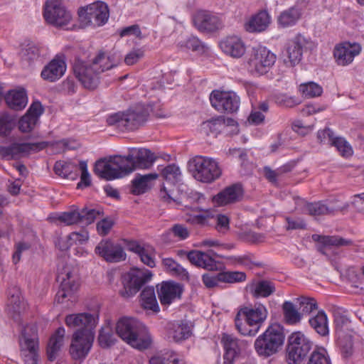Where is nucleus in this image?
<instances>
[{"label":"nucleus","mask_w":364,"mask_h":364,"mask_svg":"<svg viewBox=\"0 0 364 364\" xmlns=\"http://www.w3.org/2000/svg\"><path fill=\"white\" fill-rule=\"evenodd\" d=\"M97 318L88 313L70 314L66 316V325L73 328H77L74 333L70 353L73 359L84 358L89 353L95 338L94 328Z\"/></svg>","instance_id":"obj_1"},{"label":"nucleus","mask_w":364,"mask_h":364,"mask_svg":"<svg viewBox=\"0 0 364 364\" xmlns=\"http://www.w3.org/2000/svg\"><path fill=\"white\" fill-rule=\"evenodd\" d=\"M117 65L110 56L100 52L92 61L75 60L73 65V72L82 86L90 90L97 87L100 82L102 73Z\"/></svg>","instance_id":"obj_2"},{"label":"nucleus","mask_w":364,"mask_h":364,"mask_svg":"<svg viewBox=\"0 0 364 364\" xmlns=\"http://www.w3.org/2000/svg\"><path fill=\"white\" fill-rule=\"evenodd\" d=\"M116 332L123 341L136 349H146L151 345V339L146 328L136 318H120L116 325Z\"/></svg>","instance_id":"obj_3"},{"label":"nucleus","mask_w":364,"mask_h":364,"mask_svg":"<svg viewBox=\"0 0 364 364\" xmlns=\"http://www.w3.org/2000/svg\"><path fill=\"white\" fill-rule=\"evenodd\" d=\"M134 170V154H129L127 156H110L108 160L100 159L94 167V173L107 181L123 177Z\"/></svg>","instance_id":"obj_4"},{"label":"nucleus","mask_w":364,"mask_h":364,"mask_svg":"<svg viewBox=\"0 0 364 364\" xmlns=\"http://www.w3.org/2000/svg\"><path fill=\"white\" fill-rule=\"evenodd\" d=\"M267 317V310L261 304L244 306L239 309L235 316V327L243 336H255Z\"/></svg>","instance_id":"obj_5"},{"label":"nucleus","mask_w":364,"mask_h":364,"mask_svg":"<svg viewBox=\"0 0 364 364\" xmlns=\"http://www.w3.org/2000/svg\"><path fill=\"white\" fill-rule=\"evenodd\" d=\"M284 340L283 327L274 323L269 326L265 331L256 338L254 347L259 356L269 358L279 352Z\"/></svg>","instance_id":"obj_6"},{"label":"nucleus","mask_w":364,"mask_h":364,"mask_svg":"<svg viewBox=\"0 0 364 364\" xmlns=\"http://www.w3.org/2000/svg\"><path fill=\"white\" fill-rule=\"evenodd\" d=\"M188 169L193 178L202 183H212L222 174V170L216 160L203 156H196L190 160Z\"/></svg>","instance_id":"obj_7"},{"label":"nucleus","mask_w":364,"mask_h":364,"mask_svg":"<svg viewBox=\"0 0 364 364\" xmlns=\"http://www.w3.org/2000/svg\"><path fill=\"white\" fill-rule=\"evenodd\" d=\"M148 113L141 107L129 109L125 112H117L107 118L109 126L124 131H133L142 126L147 120Z\"/></svg>","instance_id":"obj_8"},{"label":"nucleus","mask_w":364,"mask_h":364,"mask_svg":"<svg viewBox=\"0 0 364 364\" xmlns=\"http://www.w3.org/2000/svg\"><path fill=\"white\" fill-rule=\"evenodd\" d=\"M312 342L301 331L292 333L288 338L286 360L288 364H300L312 348Z\"/></svg>","instance_id":"obj_9"},{"label":"nucleus","mask_w":364,"mask_h":364,"mask_svg":"<svg viewBox=\"0 0 364 364\" xmlns=\"http://www.w3.org/2000/svg\"><path fill=\"white\" fill-rule=\"evenodd\" d=\"M20 346L21 355L25 364H38V343L36 326L27 325L23 328Z\"/></svg>","instance_id":"obj_10"},{"label":"nucleus","mask_w":364,"mask_h":364,"mask_svg":"<svg viewBox=\"0 0 364 364\" xmlns=\"http://www.w3.org/2000/svg\"><path fill=\"white\" fill-rule=\"evenodd\" d=\"M277 56L263 46L252 48L247 63L251 73L264 75L274 65Z\"/></svg>","instance_id":"obj_11"},{"label":"nucleus","mask_w":364,"mask_h":364,"mask_svg":"<svg viewBox=\"0 0 364 364\" xmlns=\"http://www.w3.org/2000/svg\"><path fill=\"white\" fill-rule=\"evenodd\" d=\"M152 277L151 271L133 268L122 276L124 288L120 291L123 297H130L136 294L142 286Z\"/></svg>","instance_id":"obj_12"},{"label":"nucleus","mask_w":364,"mask_h":364,"mask_svg":"<svg viewBox=\"0 0 364 364\" xmlns=\"http://www.w3.org/2000/svg\"><path fill=\"white\" fill-rule=\"evenodd\" d=\"M46 21L55 27H63L72 21V14L58 0H47L44 5Z\"/></svg>","instance_id":"obj_13"},{"label":"nucleus","mask_w":364,"mask_h":364,"mask_svg":"<svg viewBox=\"0 0 364 364\" xmlns=\"http://www.w3.org/2000/svg\"><path fill=\"white\" fill-rule=\"evenodd\" d=\"M81 21L94 27L105 24L109 18L108 6L103 1H96L78 12Z\"/></svg>","instance_id":"obj_14"},{"label":"nucleus","mask_w":364,"mask_h":364,"mask_svg":"<svg viewBox=\"0 0 364 364\" xmlns=\"http://www.w3.org/2000/svg\"><path fill=\"white\" fill-rule=\"evenodd\" d=\"M102 214L98 209L91 208H83L80 210H73L62 213L58 215V219L67 225L81 224L88 225Z\"/></svg>","instance_id":"obj_15"},{"label":"nucleus","mask_w":364,"mask_h":364,"mask_svg":"<svg viewBox=\"0 0 364 364\" xmlns=\"http://www.w3.org/2000/svg\"><path fill=\"white\" fill-rule=\"evenodd\" d=\"M212 106L218 112L224 113L236 112L240 104V99L233 92L213 90L210 95Z\"/></svg>","instance_id":"obj_16"},{"label":"nucleus","mask_w":364,"mask_h":364,"mask_svg":"<svg viewBox=\"0 0 364 364\" xmlns=\"http://www.w3.org/2000/svg\"><path fill=\"white\" fill-rule=\"evenodd\" d=\"M48 142L36 143H13L9 146H0V156L6 159H18L28 155L31 151H39L44 149Z\"/></svg>","instance_id":"obj_17"},{"label":"nucleus","mask_w":364,"mask_h":364,"mask_svg":"<svg viewBox=\"0 0 364 364\" xmlns=\"http://www.w3.org/2000/svg\"><path fill=\"white\" fill-rule=\"evenodd\" d=\"M308 43V41L300 34L290 40L287 43L284 53V64L288 67H294L299 64Z\"/></svg>","instance_id":"obj_18"},{"label":"nucleus","mask_w":364,"mask_h":364,"mask_svg":"<svg viewBox=\"0 0 364 364\" xmlns=\"http://www.w3.org/2000/svg\"><path fill=\"white\" fill-rule=\"evenodd\" d=\"M195 26L200 31L213 32L223 26L220 18L207 11H200L193 18Z\"/></svg>","instance_id":"obj_19"},{"label":"nucleus","mask_w":364,"mask_h":364,"mask_svg":"<svg viewBox=\"0 0 364 364\" xmlns=\"http://www.w3.org/2000/svg\"><path fill=\"white\" fill-rule=\"evenodd\" d=\"M221 342L225 349L224 360L225 363H232L241 351L247 346L248 342L245 340H239L232 335L223 334Z\"/></svg>","instance_id":"obj_20"},{"label":"nucleus","mask_w":364,"mask_h":364,"mask_svg":"<svg viewBox=\"0 0 364 364\" xmlns=\"http://www.w3.org/2000/svg\"><path fill=\"white\" fill-rule=\"evenodd\" d=\"M360 51V44L344 42L336 46L333 55L337 63L344 66L351 63Z\"/></svg>","instance_id":"obj_21"},{"label":"nucleus","mask_w":364,"mask_h":364,"mask_svg":"<svg viewBox=\"0 0 364 364\" xmlns=\"http://www.w3.org/2000/svg\"><path fill=\"white\" fill-rule=\"evenodd\" d=\"M95 253L109 262L124 260L126 255L120 245L109 240H102L95 247Z\"/></svg>","instance_id":"obj_22"},{"label":"nucleus","mask_w":364,"mask_h":364,"mask_svg":"<svg viewBox=\"0 0 364 364\" xmlns=\"http://www.w3.org/2000/svg\"><path fill=\"white\" fill-rule=\"evenodd\" d=\"M182 292V286L172 281L163 282L157 285L158 296L163 306H168L176 299H180Z\"/></svg>","instance_id":"obj_23"},{"label":"nucleus","mask_w":364,"mask_h":364,"mask_svg":"<svg viewBox=\"0 0 364 364\" xmlns=\"http://www.w3.org/2000/svg\"><path fill=\"white\" fill-rule=\"evenodd\" d=\"M43 108L40 102H33L26 113L20 119L18 128L22 132H30L37 124Z\"/></svg>","instance_id":"obj_24"},{"label":"nucleus","mask_w":364,"mask_h":364,"mask_svg":"<svg viewBox=\"0 0 364 364\" xmlns=\"http://www.w3.org/2000/svg\"><path fill=\"white\" fill-rule=\"evenodd\" d=\"M312 239L318 243L317 250L321 254L327 255V250L333 247H347L353 244L351 240L346 239L338 235H313Z\"/></svg>","instance_id":"obj_25"},{"label":"nucleus","mask_w":364,"mask_h":364,"mask_svg":"<svg viewBox=\"0 0 364 364\" xmlns=\"http://www.w3.org/2000/svg\"><path fill=\"white\" fill-rule=\"evenodd\" d=\"M243 194L241 184L235 183L224 188L213 196V203L218 206H223L239 201Z\"/></svg>","instance_id":"obj_26"},{"label":"nucleus","mask_w":364,"mask_h":364,"mask_svg":"<svg viewBox=\"0 0 364 364\" xmlns=\"http://www.w3.org/2000/svg\"><path fill=\"white\" fill-rule=\"evenodd\" d=\"M58 280L61 281L60 289L56 294V299L58 302H63V299L66 297H70L71 295L77 289L78 284L72 279V272L66 268L64 272H58Z\"/></svg>","instance_id":"obj_27"},{"label":"nucleus","mask_w":364,"mask_h":364,"mask_svg":"<svg viewBox=\"0 0 364 364\" xmlns=\"http://www.w3.org/2000/svg\"><path fill=\"white\" fill-rule=\"evenodd\" d=\"M220 47L224 53L234 58L242 57L246 52L245 42L237 36L226 37L220 41Z\"/></svg>","instance_id":"obj_28"},{"label":"nucleus","mask_w":364,"mask_h":364,"mask_svg":"<svg viewBox=\"0 0 364 364\" xmlns=\"http://www.w3.org/2000/svg\"><path fill=\"white\" fill-rule=\"evenodd\" d=\"M44 49L42 46L34 43L26 44L21 50V58L23 66L32 68L41 63L44 55Z\"/></svg>","instance_id":"obj_29"},{"label":"nucleus","mask_w":364,"mask_h":364,"mask_svg":"<svg viewBox=\"0 0 364 364\" xmlns=\"http://www.w3.org/2000/svg\"><path fill=\"white\" fill-rule=\"evenodd\" d=\"M66 63L63 58L56 56L41 71V77L49 82L59 80L65 73Z\"/></svg>","instance_id":"obj_30"},{"label":"nucleus","mask_w":364,"mask_h":364,"mask_svg":"<svg viewBox=\"0 0 364 364\" xmlns=\"http://www.w3.org/2000/svg\"><path fill=\"white\" fill-rule=\"evenodd\" d=\"M8 314L16 322L21 320V314L24 309V304L21 299V292L18 287H14L9 289L8 303H7Z\"/></svg>","instance_id":"obj_31"},{"label":"nucleus","mask_w":364,"mask_h":364,"mask_svg":"<svg viewBox=\"0 0 364 364\" xmlns=\"http://www.w3.org/2000/svg\"><path fill=\"white\" fill-rule=\"evenodd\" d=\"M271 22V17L267 11L262 10L253 15L245 23V28L250 33H259L265 31Z\"/></svg>","instance_id":"obj_32"},{"label":"nucleus","mask_w":364,"mask_h":364,"mask_svg":"<svg viewBox=\"0 0 364 364\" xmlns=\"http://www.w3.org/2000/svg\"><path fill=\"white\" fill-rule=\"evenodd\" d=\"M186 256L190 262L197 267L209 271L217 269V264L215 259L205 252L191 250L186 253Z\"/></svg>","instance_id":"obj_33"},{"label":"nucleus","mask_w":364,"mask_h":364,"mask_svg":"<svg viewBox=\"0 0 364 364\" xmlns=\"http://www.w3.org/2000/svg\"><path fill=\"white\" fill-rule=\"evenodd\" d=\"M65 330L59 327L50 336L47 346V356L50 361H53L58 356L64 343Z\"/></svg>","instance_id":"obj_34"},{"label":"nucleus","mask_w":364,"mask_h":364,"mask_svg":"<svg viewBox=\"0 0 364 364\" xmlns=\"http://www.w3.org/2000/svg\"><path fill=\"white\" fill-rule=\"evenodd\" d=\"M4 99L8 107L16 111L22 110L28 103V97L23 88L9 91Z\"/></svg>","instance_id":"obj_35"},{"label":"nucleus","mask_w":364,"mask_h":364,"mask_svg":"<svg viewBox=\"0 0 364 364\" xmlns=\"http://www.w3.org/2000/svg\"><path fill=\"white\" fill-rule=\"evenodd\" d=\"M158 177L156 173L137 175L132 181L130 192L136 196L144 194L152 187V182Z\"/></svg>","instance_id":"obj_36"},{"label":"nucleus","mask_w":364,"mask_h":364,"mask_svg":"<svg viewBox=\"0 0 364 364\" xmlns=\"http://www.w3.org/2000/svg\"><path fill=\"white\" fill-rule=\"evenodd\" d=\"M191 333V326L186 322L172 323L168 328V338L176 343L186 340Z\"/></svg>","instance_id":"obj_37"},{"label":"nucleus","mask_w":364,"mask_h":364,"mask_svg":"<svg viewBox=\"0 0 364 364\" xmlns=\"http://www.w3.org/2000/svg\"><path fill=\"white\" fill-rule=\"evenodd\" d=\"M134 154V165L136 168H148L151 167L156 160L154 154L146 149H132Z\"/></svg>","instance_id":"obj_38"},{"label":"nucleus","mask_w":364,"mask_h":364,"mask_svg":"<svg viewBox=\"0 0 364 364\" xmlns=\"http://www.w3.org/2000/svg\"><path fill=\"white\" fill-rule=\"evenodd\" d=\"M249 288L251 294L255 298L268 297L276 290L274 284L269 280L252 282L250 284Z\"/></svg>","instance_id":"obj_39"},{"label":"nucleus","mask_w":364,"mask_h":364,"mask_svg":"<svg viewBox=\"0 0 364 364\" xmlns=\"http://www.w3.org/2000/svg\"><path fill=\"white\" fill-rule=\"evenodd\" d=\"M301 15V9L297 6H293L281 12L278 16L277 21L279 26L287 28L294 25L300 18Z\"/></svg>","instance_id":"obj_40"},{"label":"nucleus","mask_w":364,"mask_h":364,"mask_svg":"<svg viewBox=\"0 0 364 364\" xmlns=\"http://www.w3.org/2000/svg\"><path fill=\"white\" fill-rule=\"evenodd\" d=\"M78 168L75 164L61 161H56L53 168L57 175L73 181L78 176Z\"/></svg>","instance_id":"obj_41"},{"label":"nucleus","mask_w":364,"mask_h":364,"mask_svg":"<svg viewBox=\"0 0 364 364\" xmlns=\"http://www.w3.org/2000/svg\"><path fill=\"white\" fill-rule=\"evenodd\" d=\"M309 323L320 336H326L328 335V318L323 311H319L315 316L310 318Z\"/></svg>","instance_id":"obj_42"},{"label":"nucleus","mask_w":364,"mask_h":364,"mask_svg":"<svg viewBox=\"0 0 364 364\" xmlns=\"http://www.w3.org/2000/svg\"><path fill=\"white\" fill-rule=\"evenodd\" d=\"M140 296L141 306L144 309L151 310L156 313L159 311V306L153 287H145L141 291Z\"/></svg>","instance_id":"obj_43"},{"label":"nucleus","mask_w":364,"mask_h":364,"mask_svg":"<svg viewBox=\"0 0 364 364\" xmlns=\"http://www.w3.org/2000/svg\"><path fill=\"white\" fill-rule=\"evenodd\" d=\"M225 127V119L223 117H218L215 119H212L203 122L200 125V130L206 135L217 136Z\"/></svg>","instance_id":"obj_44"},{"label":"nucleus","mask_w":364,"mask_h":364,"mask_svg":"<svg viewBox=\"0 0 364 364\" xmlns=\"http://www.w3.org/2000/svg\"><path fill=\"white\" fill-rule=\"evenodd\" d=\"M282 311L285 322L290 325L299 323L302 318V313H300L294 304L286 301L282 304Z\"/></svg>","instance_id":"obj_45"},{"label":"nucleus","mask_w":364,"mask_h":364,"mask_svg":"<svg viewBox=\"0 0 364 364\" xmlns=\"http://www.w3.org/2000/svg\"><path fill=\"white\" fill-rule=\"evenodd\" d=\"M162 264L167 272L183 280H188L189 274L186 269L178 264L173 259L167 257L162 259Z\"/></svg>","instance_id":"obj_46"},{"label":"nucleus","mask_w":364,"mask_h":364,"mask_svg":"<svg viewBox=\"0 0 364 364\" xmlns=\"http://www.w3.org/2000/svg\"><path fill=\"white\" fill-rule=\"evenodd\" d=\"M298 200L304 205L303 211L310 215L318 216L330 214L333 211V209L329 208L326 205L321 202L306 203L302 199L298 198Z\"/></svg>","instance_id":"obj_47"},{"label":"nucleus","mask_w":364,"mask_h":364,"mask_svg":"<svg viewBox=\"0 0 364 364\" xmlns=\"http://www.w3.org/2000/svg\"><path fill=\"white\" fill-rule=\"evenodd\" d=\"M247 278L246 274L243 272H221L218 273V279L221 281V282L224 283H237L245 281Z\"/></svg>","instance_id":"obj_48"},{"label":"nucleus","mask_w":364,"mask_h":364,"mask_svg":"<svg viewBox=\"0 0 364 364\" xmlns=\"http://www.w3.org/2000/svg\"><path fill=\"white\" fill-rule=\"evenodd\" d=\"M338 341L343 357L349 358L353 353V342L350 335L338 336Z\"/></svg>","instance_id":"obj_49"},{"label":"nucleus","mask_w":364,"mask_h":364,"mask_svg":"<svg viewBox=\"0 0 364 364\" xmlns=\"http://www.w3.org/2000/svg\"><path fill=\"white\" fill-rule=\"evenodd\" d=\"M297 303L299 304V309L300 313L304 314H309L313 311L318 309L316 301L313 298H308L301 296L296 299Z\"/></svg>","instance_id":"obj_50"},{"label":"nucleus","mask_w":364,"mask_h":364,"mask_svg":"<svg viewBox=\"0 0 364 364\" xmlns=\"http://www.w3.org/2000/svg\"><path fill=\"white\" fill-rule=\"evenodd\" d=\"M299 91L307 98L319 96L322 93V87L315 82H310L299 86Z\"/></svg>","instance_id":"obj_51"},{"label":"nucleus","mask_w":364,"mask_h":364,"mask_svg":"<svg viewBox=\"0 0 364 364\" xmlns=\"http://www.w3.org/2000/svg\"><path fill=\"white\" fill-rule=\"evenodd\" d=\"M161 175L166 181L174 183L180 180L181 173L178 166L169 164L163 168Z\"/></svg>","instance_id":"obj_52"},{"label":"nucleus","mask_w":364,"mask_h":364,"mask_svg":"<svg viewBox=\"0 0 364 364\" xmlns=\"http://www.w3.org/2000/svg\"><path fill=\"white\" fill-rule=\"evenodd\" d=\"M334 323L338 336L344 335V331L350 328V321L341 313L336 312L334 314Z\"/></svg>","instance_id":"obj_53"},{"label":"nucleus","mask_w":364,"mask_h":364,"mask_svg":"<svg viewBox=\"0 0 364 364\" xmlns=\"http://www.w3.org/2000/svg\"><path fill=\"white\" fill-rule=\"evenodd\" d=\"M100 345L103 348L109 347L114 343V338L109 326L101 328L98 337Z\"/></svg>","instance_id":"obj_54"},{"label":"nucleus","mask_w":364,"mask_h":364,"mask_svg":"<svg viewBox=\"0 0 364 364\" xmlns=\"http://www.w3.org/2000/svg\"><path fill=\"white\" fill-rule=\"evenodd\" d=\"M331 145L335 146L343 156L348 157L353 154L350 145L344 138L335 136Z\"/></svg>","instance_id":"obj_55"},{"label":"nucleus","mask_w":364,"mask_h":364,"mask_svg":"<svg viewBox=\"0 0 364 364\" xmlns=\"http://www.w3.org/2000/svg\"><path fill=\"white\" fill-rule=\"evenodd\" d=\"M89 239V233L87 230L82 229L79 232H73L68 236V242L70 246L73 245H82Z\"/></svg>","instance_id":"obj_56"},{"label":"nucleus","mask_w":364,"mask_h":364,"mask_svg":"<svg viewBox=\"0 0 364 364\" xmlns=\"http://www.w3.org/2000/svg\"><path fill=\"white\" fill-rule=\"evenodd\" d=\"M81 171L80 181L77 183V188L88 187L91 184L90 175L87 170V164L85 161L79 163V168Z\"/></svg>","instance_id":"obj_57"},{"label":"nucleus","mask_w":364,"mask_h":364,"mask_svg":"<svg viewBox=\"0 0 364 364\" xmlns=\"http://www.w3.org/2000/svg\"><path fill=\"white\" fill-rule=\"evenodd\" d=\"M181 46H184L192 51L197 52L200 54L206 51V46L202 43L198 38L194 36L187 39Z\"/></svg>","instance_id":"obj_58"},{"label":"nucleus","mask_w":364,"mask_h":364,"mask_svg":"<svg viewBox=\"0 0 364 364\" xmlns=\"http://www.w3.org/2000/svg\"><path fill=\"white\" fill-rule=\"evenodd\" d=\"M276 102L279 105L285 107L291 108L301 104V101L295 97H289L285 95H279L276 98Z\"/></svg>","instance_id":"obj_59"},{"label":"nucleus","mask_w":364,"mask_h":364,"mask_svg":"<svg viewBox=\"0 0 364 364\" xmlns=\"http://www.w3.org/2000/svg\"><path fill=\"white\" fill-rule=\"evenodd\" d=\"M144 56L143 50L138 48L134 49L128 53L124 57V63L127 65H132L136 63L140 59Z\"/></svg>","instance_id":"obj_60"},{"label":"nucleus","mask_w":364,"mask_h":364,"mask_svg":"<svg viewBox=\"0 0 364 364\" xmlns=\"http://www.w3.org/2000/svg\"><path fill=\"white\" fill-rule=\"evenodd\" d=\"M174 237H178L181 240H184L189 236V231L183 225L175 224L170 229Z\"/></svg>","instance_id":"obj_61"},{"label":"nucleus","mask_w":364,"mask_h":364,"mask_svg":"<svg viewBox=\"0 0 364 364\" xmlns=\"http://www.w3.org/2000/svg\"><path fill=\"white\" fill-rule=\"evenodd\" d=\"M114 222L112 220L109 218H105L100 220L97 224V230L101 235H107L112 228L113 227Z\"/></svg>","instance_id":"obj_62"},{"label":"nucleus","mask_w":364,"mask_h":364,"mask_svg":"<svg viewBox=\"0 0 364 364\" xmlns=\"http://www.w3.org/2000/svg\"><path fill=\"white\" fill-rule=\"evenodd\" d=\"M210 218V215L205 212L202 214L191 215L187 219V222L193 225H198L200 226H205L208 225V220Z\"/></svg>","instance_id":"obj_63"},{"label":"nucleus","mask_w":364,"mask_h":364,"mask_svg":"<svg viewBox=\"0 0 364 364\" xmlns=\"http://www.w3.org/2000/svg\"><path fill=\"white\" fill-rule=\"evenodd\" d=\"M351 204L356 211L364 214V193L354 195Z\"/></svg>","instance_id":"obj_64"}]
</instances>
